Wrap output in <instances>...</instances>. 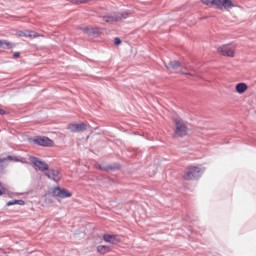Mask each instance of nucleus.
Wrapping results in <instances>:
<instances>
[{"instance_id": "f257e3e1", "label": "nucleus", "mask_w": 256, "mask_h": 256, "mask_svg": "<svg viewBox=\"0 0 256 256\" xmlns=\"http://www.w3.org/2000/svg\"><path fill=\"white\" fill-rule=\"evenodd\" d=\"M202 3L208 7L220 9V11H229V9L235 7V4L231 0H202Z\"/></svg>"}, {"instance_id": "f03ea898", "label": "nucleus", "mask_w": 256, "mask_h": 256, "mask_svg": "<svg viewBox=\"0 0 256 256\" xmlns=\"http://www.w3.org/2000/svg\"><path fill=\"white\" fill-rule=\"evenodd\" d=\"M205 169L197 167V166H190L185 171L183 178L186 181H193V179H199L201 175H203Z\"/></svg>"}, {"instance_id": "7ed1b4c3", "label": "nucleus", "mask_w": 256, "mask_h": 256, "mask_svg": "<svg viewBox=\"0 0 256 256\" xmlns=\"http://www.w3.org/2000/svg\"><path fill=\"white\" fill-rule=\"evenodd\" d=\"M176 125V129L174 131L175 137H185L189 133V128H187V124L183 122L181 118H177L174 120Z\"/></svg>"}, {"instance_id": "20e7f679", "label": "nucleus", "mask_w": 256, "mask_h": 256, "mask_svg": "<svg viewBox=\"0 0 256 256\" xmlns=\"http://www.w3.org/2000/svg\"><path fill=\"white\" fill-rule=\"evenodd\" d=\"M129 14L127 12H113L111 14L102 17L105 23H115V21H122V19H127Z\"/></svg>"}, {"instance_id": "39448f33", "label": "nucleus", "mask_w": 256, "mask_h": 256, "mask_svg": "<svg viewBox=\"0 0 256 256\" xmlns=\"http://www.w3.org/2000/svg\"><path fill=\"white\" fill-rule=\"evenodd\" d=\"M217 53L220 55H223L224 57H234L235 56V45L233 44H227L220 46L217 49Z\"/></svg>"}, {"instance_id": "423d86ee", "label": "nucleus", "mask_w": 256, "mask_h": 256, "mask_svg": "<svg viewBox=\"0 0 256 256\" xmlns=\"http://www.w3.org/2000/svg\"><path fill=\"white\" fill-rule=\"evenodd\" d=\"M166 69H172L173 71H176V69H179L181 67L185 71H195L193 68H188L187 66L181 64L177 60L170 61L168 64H165Z\"/></svg>"}, {"instance_id": "0eeeda50", "label": "nucleus", "mask_w": 256, "mask_h": 256, "mask_svg": "<svg viewBox=\"0 0 256 256\" xmlns=\"http://www.w3.org/2000/svg\"><path fill=\"white\" fill-rule=\"evenodd\" d=\"M29 159H30L31 163H33L34 166L37 167V169H39V171H48L49 170V165H47V163H45L44 161H41L39 158L30 156Z\"/></svg>"}, {"instance_id": "6e6552de", "label": "nucleus", "mask_w": 256, "mask_h": 256, "mask_svg": "<svg viewBox=\"0 0 256 256\" xmlns=\"http://www.w3.org/2000/svg\"><path fill=\"white\" fill-rule=\"evenodd\" d=\"M52 195L54 197H60V199H67V198L71 197L72 194L69 191H67L66 189H61L59 187H56L53 189Z\"/></svg>"}, {"instance_id": "1a4fd4ad", "label": "nucleus", "mask_w": 256, "mask_h": 256, "mask_svg": "<svg viewBox=\"0 0 256 256\" xmlns=\"http://www.w3.org/2000/svg\"><path fill=\"white\" fill-rule=\"evenodd\" d=\"M34 143L36 145H40L41 147H53V140L42 136V137H37L34 139Z\"/></svg>"}, {"instance_id": "9d476101", "label": "nucleus", "mask_w": 256, "mask_h": 256, "mask_svg": "<svg viewBox=\"0 0 256 256\" xmlns=\"http://www.w3.org/2000/svg\"><path fill=\"white\" fill-rule=\"evenodd\" d=\"M103 239L106 243H111V245H117V243L121 242V236L119 235L104 234Z\"/></svg>"}, {"instance_id": "9b49d317", "label": "nucleus", "mask_w": 256, "mask_h": 256, "mask_svg": "<svg viewBox=\"0 0 256 256\" xmlns=\"http://www.w3.org/2000/svg\"><path fill=\"white\" fill-rule=\"evenodd\" d=\"M68 129L72 133H81V131H87V125L85 123L70 124L68 125Z\"/></svg>"}, {"instance_id": "f8f14e48", "label": "nucleus", "mask_w": 256, "mask_h": 256, "mask_svg": "<svg viewBox=\"0 0 256 256\" xmlns=\"http://www.w3.org/2000/svg\"><path fill=\"white\" fill-rule=\"evenodd\" d=\"M16 35L18 37H27L28 39H35L36 37H39L37 32L31 30L18 31Z\"/></svg>"}, {"instance_id": "ddd939ff", "label": "nucleus", "mask_w": 256, "mask_h": 256, "mask_svg": "<svg viewBox=\"0 0 256 256\" xmlns=\"http://www.w3.org/2000/svg\"><path fill=\"white\" fill-rule=\"evenodd\" d=\"M45 175H47L48 179H52V181H55V183L61 181V173L58 170L51 169L46 172Z\"/></svg>"}, {"instance_id": "4468645a", "label": "nucleus", "mask_w": 256, "mask_h": 256, "mask_svg": "<svg viewBox=\"0 0 256 256\" xmlns=\"http://www.w3.org/2000/svg\"><path fill=\"white\" fill-rule=\"evenodd\" d=\"M119 165H109L107 163L102 164H96V169H100V171H115V169H118Z\"/></svg>"}, {"instance_id": "2eb2a0df", "label": "nucleus", "mask_w": 256, "mask_h": 256, "mask_svg": "<svg viewBox=\"0 0 256 256\" xmlns=\"http://www.w3.org/2000/svg\"><path fill=\"white\" fill-rule=\"evenodd\" d=\"M13 47H15V44L6 40H0V49H13Z\"/></svg>"}, {"instance_id": "dca6fc26", "label": "nucleus", "mask_w": 256, "mask_h": 256, "mask_svg": "<svg viewBox=\"0 0 256 256\" xmlns=\"http://www.w3.org/2000/svg\"><path fill=\"white\" fill-rule=\"evenodd\" d=\"M248 87L247 84L245 83H238L236 85V91L239 93V95H243V93H245V91H247Z\"/></svg>"}, {"instance_id": "f3484780", "label": "nucleus", "mask_w": 256, "mask_h": 256, "mask_svg": "<svg viewBox=\"0 0 256 256\" xmlns=\"http://www.w3.org/2000/svg\"><path fill=\"white\" fill-rule=\"evenodd\" d=\"M83 32L86 33V35H99L98 28H83Z\"/></svg>"}, {"instance_id": "a211bd4d", "label": "nucleus", "mask_w": 256, "mask_h": 256, "mask_svg": "<svg viewBox=\"0 0 256 256\" xmlns=\"http://www.w3.org/2000/svg\"><path fill=\"white\" fill-rule=\"evenodd\" d=\"M97 251L98 253L105 255V253H109V251H111V248L109 246L100 245L97 247Z\"/></svg>"}, {"instance_id": "6ab92c4d", "label": "nucleus", "mask_w": 256, "mask_h": 256, "mask_svg": "<svg viewBox=\"0 0 256 256\" xmlns=\"http://www.w3.org/2000/svg\"><path fill=\"white\" fill-rule=\"evenodd\" d=\"M14 205H25V201H23V200H14Z\"/></svg>"}, {"instance_id": "aec40b11", "label": "nucleus", "mask_w": 256, "mask_h": 256, "mask_svg": "<svg viewBox=\"0 0 256 256\" xmlns=\"http://www.w3.org/2000/svg\"><path fill=\"white\" fill-rule=\"evenodd\" d=\"M1 195H5V187H3V185H1V182H0V197Z\"/></svg>"}, {"instance_id": "412c9836", "label": "nucleus", "mask_w": 256, "mask_h": 256, "mask_svg": "<svg viewBox=\"0 0 256 256\" xmlns=\"http://www.w3.org/2000/svg\"><path fill=\"white\" fill-rule=\"evenodd\" d=\"M180 73H181L182 75H189L190 77H194V76H195V75H193V74H191V73L185 72V70H181Z\"/></svg>"}, {"instance_id": "4be33fe9", "label": "nucleus", "mask_w": 256, "mask_h": 256, "mask_svg": "<svg viewBox=\"0 0 256 256\" xmlns=\"http://www.w3.org/2000/svg\"><path fill=\"white\" fill-rule=\"evenodd\" d=\"M114 45H121V39L115 38L114 39Z\"/></svg>"}, {"instance_id": "5701e85b", "label": "nucleus", "mask_w": 256, "mask_h": 256, "mask_svg": "<svg viewBox=\"0 0 256 256\" xmlns=\"http://www.w3.org/2000/svg\"><path fill=\"white\" fill-rule=\"evenodd\" d=\"M20 56H21V53H19V52H14V53H13V57H14L15 59H19Z\"/></svg>"}, {"instance_id": "b1692460", "label": "nucleus", "mask_w": 256, "mask_h": 256, "mask_svg": "<svg viewBox=\"0 0 256 256\" xmlns=\"http://www.w3.org/2000/svg\"><path fill=\"white\" fill-rule=\"evenodd\" d=\"M8 160L9 161H19V159L12 157V156H8Z\"/></svg>"}, {"instance_id": "393cba45", "label": "nucleus", "mask_w": 256, "mask_h": 256, "mask_svg": "<svg viewBox=\"0 0 256 256\" xmlns=\"http://www.w3.org/2000/svg\"><path fill=\"white\" fill-rule=\"evenodd\" d=\"M5 113H6L5 110L0 108V115H5Z\"/></svg>"}, {"instance_id": "a878e982", "label": "nucleus", "mask_w": 256, "mask_h": 256, "mask_svg": "<svg viewBox=\"0 0 256 256\" xmlns=\"http://www.w3.org/2000/svg\"><path fill=\"white\" fill-rule=\"evenodd\" d=\"M79 3H87L89 0H77Z\"/></svg>"}, {"instance_id": "bb28decb", "label": "nucleus", "mask_w": 256, "mask_h": 256, "mask_svg": "<svg viewBox=\"0 0 256 256\" xmlns=\"http://www.w3.org/2000/svg\"><path fill=\"white\" fill-rule=\"evenodd\" d=\"M7 205L8 206L15 205V202L14 201L8 202Z\"/></svg>"}, {"instance_id": "cd10ccee", "label": "nucleus", "mask_w": 256, "mask_h": 256, "mask_svg": "<svg viewBox=\"0 0 256 256\" xmlns=\"http://www.w3.org/2000/svg\"><path fill=\"white\" fill-rule=\"evenodd\" d=\"M20 161H21V163H27V161H25V159H22Z\"/></svg>"}, {"instance_id": "c85d7f7f", "label": "nucleus", "mask_w": 256, "mask_h": 256, "mask_svg": "<svg viewBox=\"0 0 256 256\" xmlns=\"http://www.w3.org/2000/svg\"><path fill=\"white\" fill-rule=\"evenodd\" d=\"M70 1H77V0H70Z\"/></svg>"}]
</instances>
